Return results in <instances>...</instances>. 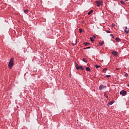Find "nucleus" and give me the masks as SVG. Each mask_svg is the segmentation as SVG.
I'll use <instances>...</instances> for the list:
<instances>
[{"label":"nucleus","instance_id":"1","mask_svg":"<svg viewBox=\"0 0 129 129\" xmlns=\"http://www.w3.org/2000/svg\"><path fill=\"white\" fill-rule=\"evenodd\" d=\"M14 64L15 63H14V58H12L10 60L8 67L10 69H12Z\"/></svg>","mask_w":129,"mask_h":129},{"label":"nucleus","instance_id":"2","mask_svg":"<svg viewBox=\"0 0 129 129\" xmlns=\"http://www.w3.org/2000/svg\"><path fill=\"white\" fill-rule=\"evenodd\" d=\"M76 68L77 70H79V69H81V70H84V68L82 66H79L78 64H75Z\"/></svg>","mask_w":129,"mask_h":129},{"label":"nucleus","instance_id":"3","mask_svg":"<svg viewBox=\"0 0 129 129\" xmlns=\"http://www.w3.org/2000/svg\"><path fill=\"white\" fill-rule=\"evenodd\" d=\"M102 1H98L96 2V4H97V7H100L102 5Z\"/></svg>","mask_w":129,"mask_h":129},{"label":"nucleus","instance_id":"4","mask_svg":"<svg viewBox=\"0 0 129 129\" xmlns=\"http://www.w3.org/2000/svg\"><path fill=\"white\" fill-rule=\"evenodd\" d=\"M119 94L122 95L123 96L126 95V91H121L120 92Z\"/></svg>","mask_w":129,"mask_h":129},{"label":"nucleus","instance_id":"5","mask_svg":"<svg viewBox=\"0 0 129 129\" xmlns=\"http://www.w3.org/2000/svg\"><path fill=\"white\" fill-rule=\"evenodd\" d=\"M104 88H106V86L100 85L99 86V90H102V89H104Z\"/></svg>","mask_w":129,"mask_h":129},{"label":"nucleus","instance_id":"6","mask_svg":"<svg viewBox=\"0 0 129 129\" xmlns=\"http://www.w3.org/2000/svg\"><path fill=\"white\" fill-rule=\"evenodd\" d=\"M112 55H114V56H115V57H117V56L118 55L117 51H112Z\"/></svg>","mask_w":129,"mask_h":129},{"label":"nucleus","instance_id":"7","mask_svg":"<svg viewBox=\"0 0 129 129\" xmlns=\"http://www.w3.org/2000/svg\"><path fill=\"white\" fill-rule=\"evenodd\" d=\"M114 102V101H111L108 103V105H111Z\"/></svg>","mask_w":129,"mask_h":129},{"label":"nucleus","instance_id":"8","mask_svg":"<svg viewBox=\"0 0 129 129\" xmlns=\"http://www.w3.org/2000/svg\"><path fill=\"white\" fill-rule=\"evenodd\" d=\"M93 13V10H90V11L88 13V16L91 15V14H92Z\"/></svg>","mask_w":129,"mask_h":129},{"label":"nucleus","instance_id":"9","mask_svg":"<svg viewBox=\"0 0 129 129\" xmlns=\"http://www.w3.org/2000/svg\"><path fill=\"white\" fill-rule=\"evenodd\" d=\"M77 44V40H75V42L73 43V46H75Z\"/></svg>","mask_w":129,"mask_h":129},{"label":"nucleus","instance_id":"10","mask_svg":"<svg viewBox=\"0 0 129 129\" xmlns=\"http://www.w3.org/2000/svg\"><path fill=\"white\" fill-rule=\"evenodd\" d=\"M24 12L25 14H27V13H29V10H24Z\"/></svg>","mask_w":129,"mask_h":129},{"label":"nucleus","instance_id":"11","mask_svg":"<svg viewBox=\"0 0 129 129\" xmlns=\"http://www.w3.org/2000/svg\"><path fill=\"white\" fill-rule=\"evenodd\" d=\"M83 61L84 62H85L86 63H87V58H83Z\"/></svg>","mask_w":129,"mask_h":129},{"label":"nucleus","instance_id":"12","mask_svg":"<svg viewBox=\"0 0 129 129\" xmlns=\"http://www.w3.org/2000/svg\"><path fill=\"white\" fill-rule=\"evenodd\" d=\"M104 95L106 97V98H108V96H107V94H106V93H104Z\"/></svg>","mask_w":129,"mask_h":129},{"label":"nucleus","instance_id":"13","mask_svg":"<svg viewBox=\"0 0 129 129\" xmlns=\"http://www.w3.org/2000/svg\"><path fill=\"white\" fill-rule=\"evenodd\" d=\"M86 70L87 71H90V68H89V67H86Z\"/></svg>","mask_w":129,"mask_h":129},{"label":"nucleus","instance_id":"14","mask_svg":"<svg viewBox=\"0 0 129 129\" xmlns=\"http://www.w3.org/2000/svg\"><path fill=\"white\" fill-rule=\"evenodd\" d=\"M90 41H91V42H94V39H93V38L91 37Z\"/></svg>","mask_w":129,"mask_h":129},{"label":"nucleus","instance_id":"15","mask_svg":"<svg viewBox=\"0 0 129 129\" xmlns=\"http://www.w3.org/2000/svg\"><path fill=\"white\" fill-rule=\"evenodd\" d=\"M103 44H104V41H102V42L99 43V44L100 45V46H102V45H103Z\"/></svg>","mask_w":129,"mask_h":129},{"label":"nucleus","instance_id":"16","mask_svg":"<svg viewBox=\"0 0 129 129\" xmlns=\"http://www.w3.org/2000/svg\"><path fill=\"white\" fill-rule=\"evenodd\" d=\"M124 32L126 33V34H128V30L127 29H125Z\"/></svg>","mask_w":129,"mask_h":129},{"label":"nucleus","instance_id":"17","mask_svg":"<svg viewBox=\"0 0 129 129\" xmlns=\"http://www.w3.org/2000/svg\"><path fill=\"white\" fill-rule=\"evenodd\" d=\"M115 41H120V39H119V38L118 37H117L116 39H115Z\"/></svg>","mask_w":129,"mask_h":129},{"label":"nucleus","instance_id":"18","mask_svg":"<svg viewBox=\"0 0 129 129\" xmlns=\"http://www.w3.org/2000/svg\"><path fill=\"white\" fill-rule=\"evenodd\" d=\"M95 67H96V68H99L100 67V66H98L97 64H95Z\"/></svg>","mask_w":129,"mask_h":129},{"label":"nucleus","instance_id":"19","mask_svg":"<svg viewBox=\"0 0 129 129\" xmlns=\"http://www.w3.org/2000/svg\"><path fill=\"white\" fill-rule=\"evenodd\" d=\"M84 44H85V46H87V45H89V42L84 43Z\"/></svg>","mask_w":129,"mask_h":129},{"label":"nucleus","instance_id":"20","mask_svg":"<svg viewBox=\"0 0 129 129\" xmlns=\"http://www.w3.org/2000/svg\"><path fill=\"white\" fill-rule=\"evenodd\" d=\"M120 3H121L122 5H124V2H123V1H120Z\"/></svg>","mask_w":129,"mask_h":129},{"label":"nucleus","instance_id":"21","mask_svg":"<svg viewBox=\"0 0 129 129\" xmlns=\"http://www.w3.org/2000/svg\"><path fill=\"white\" fill-rule=\"evenodd\" d=\"M90 47H86V48H84V50H86V49H90Z\"/></svg>","mask_w":129,"mask_h":129},{"label":"nucleus","instance_id":"22","mask_svg":"<svg viewBox=\"0 0 129 129\" xmlns=\"http://www.w3.org/2000/svg\"><path fill=\"white\" fill-rule=\"evenodd\" d=\"M106 70H107V69H106V68L103 69L102 72H104V71H106Z\"/></svg>","mask_w":129,"mask_h":129},{"label":"nucleus","instance_id":"23","mask_svg":"<svg viewBox=\"0 0 129 129\" xmlns=\"http://www.w3.org/2000/svg\"><path fill=\"white\" fill-rule=\"evenodd\" d=\"M110 37H112V38H114L113 34H110Z\"/></svg>","mask_w":129,"mask_h":129},{"label":"nucleus","instance_id":"24","mask_svg":"<svg viewBox=\"0 0 129 129\" xmlns=\"http://www.w3.org/2000/svg\"><path fill=\"white\" fill-rule=\"evenodd\" d=\"M80 33H82V29H79Z\"/></svg>","mask_w":129,"mask_h":129},{"label":"nucleus","instance_id":"25","mask_svg":"<svg viewBox=\"0 0 129 129\" xmlns=\"http://www.w3.org/2000/svg\"><path fill=\"white\" fill-rule=\"evenodd\" d=\"M106 77H107L108 78H109V77H110V75H106Z\"/></svg>","mask_w":129,"mask_h":129},{"label":"nucleus","instance_id":"26","mask_svg":"<svg viewBox=\"0 0 129 129\" xmlns=\"http://www.w3.org/2000/svg\"><path fill=\"white\" fill-rule=\"evenodd\" d=\"M112 27H115V24H112Z\"/></svg>","mask_w":129,"mask_h":129},{"label":"nucleus","instance_id":"27","mask_svg":"<svg viewBox=\"0 0 129 129\" xmlns=\"http://www.w3.org/2000/svg\"><path fill=\"white\" fill-rule=\"evenodd\" d=\"M106 33H110V31H108V30H107V31H106Z\"/></svg>","mask_w":129,"mask_h":129},{"label":"nucleus","instance_id":"28","mask_svg":"<svg viewBox=\"0 0 129 129\" xmlns=\"http://www.w3.org/2000/svg\"><path fill=\"white\" fill-rule=\"evenodd\" d=\"M125 30H127V27H126V26L125 27Z\"/></svg>","mask_w":129,"mask_h":129},{"label":"nucleus","instance_id":"29","mask_svg":"<svg viewBox=\"0 0 129 129\" xmlns=\"http://www.w3.org/2000/svg\"><path fill=\"white\" fill-rule=\"evenodd\" d=\"M93 38H94V39H95L96 37H95V35H93Z\"/></svg>","mask_w":129,"mask_h":129},{"label":"nucleus","instance_id":"30","mask_svg":"<svg viewBox=\"0 0 129 129\" xmlns=\"http://www.w3.org/2000/svg\"><path fill=\"white\" fill-rule=\"evenodd\" d=\"M120 69H116V70H119Z\"/></svg>","mask_w":129,"mask_h":129},{"label":"nucleus","instance_id":"31","mask_svg":"<svg viewBox=\"0 0 129 129\" xmlns=\"http://www.w3.org/2000/svg\"><path fill=\"white\" fill-rule=\"evenodd\" d=\"M125 77H127V74H125Z\"/></svg>","mask_w":129,"mask_h":129},{"label":"nucleus","instance_id":"32","mask_svg":"<svg viewBox=\"0 0 129 129\" xmlns=\"http://www.w3.org/2000/svg\"><path fill=\"white\" fill-rule=\"evenodd\" d=\"M125 1H126V2H127L128 0H125Z\"/></svg>","mask_w":129,"mask_h":129},{"label":"nucleus","instance_id":"33","mask_svg":"<svg viewBox=\"0 0 129 129\" xmlns=\"http://www.w3.org/2000/svg\"><path fill=\"white\" fill-rule=\"evenodd\" d=\"M127 86H129V84L127 85Z\"/></svg>","mask_w":129,"mask_h":129}]
</instances>
